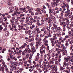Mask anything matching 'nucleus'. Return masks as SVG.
<instances>
[{
  "instance_id": "f257e3e1",
  "label": "nucleus",
  "mask_w": 73,
  "mask_h": 73,
  "mask_svg": "<svg viewBox=\"0 0 73 73\" xmlns=\"http://www.w3.org/2000/svg\"><path fill=\"white\" fill-rule=\"evenodd\" d=\"M58 21L60 23V25L61 26H62L63 31L65 32L66 31V22L64 21H63L62 22V20L61 19H59Z\"/></svg>"
},
{
  "instance_id": "f03ea898",
  "label": "nucleus",
  "mask_w": 73,
  "mask_h": 73,
  "mask_svg": "<svg viewBox=\"0 0 73 73\" xmlns=\"http://www.w3.org/2000/svg\"><path fill=\"white\" fill-rule=\"evenodd\" d=\"M31 52H32V50H31V49L29 48H26L23 51V52H22V54L23 56H25L26 55V54L28 53H30Z\"/></svg>"
},
{
  "instance_id": "7ed1b4c3",
  "label": "nucleus",
  "mask_w": 73,
  "mask_h": 73,
  "mask_svg": "<svg viewBox=\"0 0 73 73\" xmlns=\"http://www.w3.org/2000/svg\"><path fill=\"white\" fill-rule=\"evenodd\" d=\"M38 26L37 25L36 27L34 29V30L35 31H36V33L37 34L38 33H41V31H40V29L39 28H38Z\"/></svg>"
},
{
  "instance_id": "20e7f679",
  "label": "nucleus",
  "mask_w": 73,
  "mask_h": 73,
  "mask_svg": "<svg viewBox=\"0 0 73 73\" xmlns=\"http://www.w3.org/2000/svg\"><path fill=\"white\" fill-rule=\"evenodd\" d=\"M58 40H55V41L52 40L51 41V43L52 44V46H54V44H56L57 43H58Z\"/></svg>"
},
{
  "instance_id": "39448f33",
  "label": "nucleus",
  "mask_w": 73,
  "mask_h": 73,
  "mask_svg": "<svg viewBox=\"0 0 73 73\" xmlns=\"http://www.w3.org/2000/svg\"><path fill=\"white\" fill-rule=\"evenodd\" d=\"M71 58H72V56H67L66 58H64V61H66V62H68V60L69 61Z\"/></svg>"
},
{
  "instance_id": "423d86ee",
  "label": "nucleus",
  "mask_w": 73,
  "mask_h": 73,
  "mask_svg": "<svg viewBox=\"0 0 73 73\" xmlns=\"http://www.w3.org/2000/svg\"><path fill=\"white\" fill-rule=\"evenodd\" d=\"M45 50H44L42 51H40V57H41L42 58L43 56H44V54H44H45Z\"/></svg>"
},
{
  "instance_id": "0eeeda50",
  "label": "nucleus",
  "mask_w": 73,
  "mask_h": 73,
  "mask_svg": "<svg viewBox=\"0 0 73 73\" xmlns=\"http://www.w3.org/2000/svg\"><path fill=\"white\" fill-rule=\"evenodd\" d=\"M61 55H58V57H55V59L56 60H58L59 62H61Z\"/></svg>"
},
{
  "instance_id": "6e6552de",
  "label": "nucleus",
  "mask_w": 73,
  "mask_h": 73,
  "mask_svg": "<svg viewBox=\"0 0 73 73\" xmlns=\"http://www.w3.org/2000/svg\"><path fill=\"white\" fill-rule=\"evenodd\" d=\"M63 5L66 7L67 10H70L69 9V4L67 3H63Z\"/></svg>"
},
{
  "instance_id": "1a4fd4ad",
  "label": "nucleus",
  "mask_w": 73,
  "mask_h": 73,
  "mask_svg": "<svg viewBox=\"0 0 73 73\" xmlns=\"http://www.w3.org/2000/svg\"><path fill=\"white\" fill-rule=\"evenodd\" d=\"M51 4L52 7H55V6H58L56 2H52Z\"/></svg>"
},
{
  "instance_id": "9d476101",
  "label": "nucleus",
  "mask_w": 73,
  "mask_h": 73,
  "mask_svg": "<svg viewBox=\"0 0 73 73\" xmlns=\"http://www.w3.org/2000/svg\"><path fill=\"white\" fill-rule=\"evenodd\" d=\"M7 3L9 5H12L13 2L11 0H8L7 2Z\"/></svg>"
},
{
  "instance_id": "9b49d317",
  "label": "nucleus",
  "mask_w": 73,
  "mask_h": 73,
  "mask_svg": "<svg viewBox=\"0 0 73 73\" xmlns=\"http://www.w3.org/2000/svg\"><path fill=\"white\" fill-rule=\"evenodd\" d=\"M45 48L46 49V47H45V45H42L40 47V51H42L43 50V49H45Z\"/></svg>"
},
{
  "instance_id": "f8f14e48",
  "label": "nucleus",
  "mask_w": 73,
  "mask_h": 73,
  "mask_svg": "<svg viewBox=\"0 0 73 73\" xmlns=\"http://www.w3.org/2000/svg\"><path fill=\"white\" fill-rule=\"evenodd\" d=\"M48 20L47 21V22L49 23L50 24L52 21V20L51 19V17H49L48 18Z\"/></svg>"
},
{
  "instance_id": "ddd939ff",
  "label": "nucleus",
  "mask_w": 73,
  "mask_h": 73,
  "mask_svg": "<svg viewBox=\"0 0 73 73\" xmlns=\"http://www.w3.org/2000/svg\"><path fill=\"white\" fill-rule=\"evenodd\" d=\"M60 70L61 71H65V68H64L63 67L61 66H60Z\"/></svg>"
},
{
  "instance_id": "4468645a",
  "label": "nucleus",
  "mask_w": 73,
  "mask_h": 73,
  "mask_svg": "<svg viewBox=\"0 0 73 73\" xmlns=\"http://www.w3.org/2000/svg\"><path fill=\"white\" fill-rule=\"evenodd\" d=\"M20 14V13L19 12L15 11L14 14V15H15L16 16H17L19 15Z\"/></svg>"
},
{
  "instance_id": "2eb2a0df",
  "label": "nucleus",
  "mask_w": 73,
  "mask_h": 73,
  "mask_svg": "<svg viewBox=\"0 0 73 73\" xmlns=\"http://www.w3.org/2000/svg\"><path fill=\"white\" fill-rule=\"evenodd\" d=\"M14 46L16 48H18V47H19V44L17 43V42H15L14 43Z\"/></svg>"
},
{
  "instance_id": "dca6fc26",
  "label": "nucleus",
  "mask_w": 73,
  "mask_h": 73,
  "mask_svg": "<svg viewBox=\"0 0 73 73\" xmlns=\"http://www.w3.org/2000/svg\"><path fill=\"white\" fill-rule=\"evenodd\" d=\"M52 69L53 70H54L55 69H56V70H57V67L53 65H52Z\"/></svg>"
},
{
  "instance_id": "f3484780",
  "label": "nucleus",
  "mask_w": 73,
  "mask_h": 73,
  "mask_svg": "<svg viewBox=\"0 0 73 73\" xmlns=\"http://www.w3.org/2000/svg\"><path fill=\"white\" fill-rule=\"evenodd\" d=\"M56 36H57L58 37H60L62 36V35H61V34L60 33V32H58V33H56Z\"/></svg>"
},
{
  "instance_id": "a211bd4d",
  "label": "nucleus",
  "mask_w": 73,
  "mask_h": 73,
  "mask_svg": "<svg viewBox=\"0 0 73 73\" xmlns=\"http://www.w3.org/2000/svg\"><path fill=\"white\" fill-rule=\"evenodd\" d=\"M51 9H50L49 10V13H50V14H51V13H52V11H54V9H52L53 7H51Z\"/></svg>"
},
{
  "instance_id": "6ab92c4d",
  "label": "nucleus",
  "mask_w": 73,
  "mask_h": 73,
  "mask_svg": "<svg viewBox=\"0 0 73 73\" xmlns=\"http://www.w3.org/2000/svg\"><path fill=\"white\" fill-rule=\"evenodd\" d=\"M36 49H37L38 48V45L40 42H36Z\"/></svg>"
},
{
  "instance_id": "aec40b11",
  "label": "nucleus",
  "mask_w": 73,
  "mask_h": 73,
  "mask_svg": "<svg viewBox=\"0 0 73 73\" xmlns=\"http://www.w3.org/2000/svg\"><path fill=\"white\" fill-rule=\"evenodd\" d=\"M36 23H37V25L38 26H41V22H40V21L37 20L36 21Z\"/></svg>"
},
{
  "instance_id": "412c9836",
  "label": "nucleus",
  "mask_w": 73,
  "mask_h": 73,
  "mask_svg": "<svg viewBox=\"0 0 73 73\" xmlns=\"http://www.w3.org/2000/svg\"><path fill=\"white\" fill-rule=\"evenodd\" d=\"M27 44L26 43H24L23 44V45L21 46L22 49H23V48H25V46H27Z\"/></svg>"
},
{
  "instance_id": "4be33fe9",
  "label": "nucleus",
  "mask_w": 73,
  "mask_h": 73,
  "mask_svg": "<svg viewBox=\"0 0 73 73\" xmlns=\"http://www.w3.org/2000/svg\"><path fill=\"white\" fill-rule=\"evenodd\" d=\"M54 59L52 61H50V62H48V64H51V65H53L54 64Z\"/></svg>"
},
{
  "instance_id": "5701e85b",
  "label": "nucleus",
  "mask_w": 73,
  "mask_h": 73,
  "mask_svg": "<svg viewBox=\"0 0 73 73\" xmlns=\"http://www.w3.org/2000/svg\"><path fill=\"white\" fill-rule=\"evenodd\" d=\"M63 67L65 68L66 66V65H68V62H66L64 60V63H63Z\"/></svg>"
},
{
  "instance_id": "b1692460",
  "label": "nucleus",
  "mask_w": 73,
  "mask_h": 73,
  "mask_svg": "<svg viewBox=\"0 0 73 73\" xmlns=\"http://www.w3.org/2000/svg\"><path fill=\"white\" fill-rule=\"evenodd\" d=\"M52 25L53 27H54L55 29H56L57 28V25H56L55 23H53Z\"/></svg>"
},
{
  "instance_id": "393cba45",
  "label": "nucleus",
  "mask_w": 73,
  "mask_h": 73,
  "mask_svg": "<svg viewBox=\"0 0 73 73\" xmlns=\"http://www.w3.org/2000/svg\"><path fill=\"white\" fill-rule=\"evenodd\" d=\"M36 11L39 13H40V14H42V13H41V11H40V8H39L38 9H37Z\"/></svg>"
},
{
  "instance_id": "a878e982",
  "label": "nucleus",
  "mask_w": 73,
  "mask_h": 73,
  "mask_svg": "<svg viewBox=\"0 0 73 73\" xmlns=\"http://www.w3.org/2000/svg\"><path fill=\"white\" fill-rule=\"evenodd\" d=\"M64 50L63 49L62 50H61V49H59V51L57 52V53L59 54L60 52H62V51H64Z\"/></svg>"
},
{
  "instance_id": "bb28decb",
  "label": "nucleus",
  "mask_w": 73,
  "mask_h": 73,
  "mask_svg": "<svg viewBox=\"0 0 73 73\" xmlns=\"http://www.w3.org/2000/svg\"><path fill=\"white\" fill-rule=\"evenodd\" d=\"M39 57L38 56H36L35 58V61H38L39 60Z\"/></svg>"
},
{
  "instance_id": "cd10ccee",
  "label": "nucleus",
  "mask_w": 73,
  "mask_h": 73,
  "mask_svg": "<svg viewBox=\"0 0 73 73\" xmlns=\"http://www.w3.org/2000/svg\"><path fill=\"white\" fill-rule=\"evenodd\" d=\"M5 34L6 36H8L9 35V32H8V31H5Z\"/></svg>"
},
{
  "instance_id": "c85d7f7f",
  "label": "nucleus",
  "mask_w": 73,
  "mask_h": 73,
  "mask_svg": "<svg viewBox=\"0 0 73 73\" xmlns=\"http://www.w3.org/2000/svg\"><path fill=\"white\" fill-rule=\"evenodd\" d=\"M26 57L27 58H29V56H30V54L29 53L26 54Z\"/></svg>"
},
{
  "instance_id": "c756f323",
  "label": "nucleus",
  "mask_w": 73,
  "mask_h": 73,
  "mask_svg": "<svg viewBox=\"0 0 73 73\" xmlns=\"http://www.w3.org/2000/svg\"><path fill=\"white\" fill-rule=\"evenodd\" d=\"M41 25H42V26H43V27H44V26H45V25H48V23H46L45 25V23L43 22L42 23Z\"/></svg>"
},
{
  "instance_id": "7c9ffc66",
  "label": "nucleus",
  "mask_w": 73,
  "mask_h": 73,
  "mask_svg": "<svg viewBox=\"0 0 73 73\" xmlns=\"http://www.w3.org/2000/svg\"><path fill=\"white\" fill-rule=\"evenodd\" d=\"M46 29H47L48 31H50V27H48L47 26H46Z\"/></svg>"
},
{
  "instance_id": "2f4dec72",
  "label": "nucleus",
  "mask_w": 73,
  "mask_h": 73,
  "mask_svg": "<svg viewBox=\"0 0 73 73\" xmlns=\"http://www.w3.org/2000/svg\"><path fill=\"white\" fill-rule=\"evenodd\" d=\"M69 11H70V10H67V11L65 12V13H66L68 15H70L69 13Z\"/></svg>"
},
{
  "instance_id": "473e14b6",
  "label": "nucleus",
  "mask_w": 73,
  "mask_h": 73,
  "mask_svg": "<svg viewBox=\"0 0 73 73\" xmlns=\"http://www.w3.org/2000/svg\"><path fill=\"white\" fill-rule=\"evenodd\" d=\"M43 41H44V42H45V43H48V40H47V39L44 38Z\"/></svg>"
},
{
  "instance_id": "72a5a7b5",
  "label": "nucleus",
  "mask_w": 73,
  "mask_h": 73,
  "mask_svg": "<svg viewBox=\"0 0 73 73\" xmlns=\"http://www.w3.org/2000/svg\"><path fill=\"white\" fill-rule=\"evenodd\" d=\"M12 27L13 28H15L16 29V25H15L14 24H12Z\"/></svg>"
},
{
  "instance_id": "f704fd0d",
  "label": "nucleus",
  "mask_w": 73,
  "mask_h": 73,
  "mask_svg": "<svg viewBox=\"0 0 73 73\" xmlns=\"http://www.w3.org/2000/svg\"><path fill=\"white\" fill-rule=\"evenodd\" d=\"M70 23H71L70 25V26L71 28H72L73 27V22L71 21H70Z\"/></svg>"
},
{
  "instance_id": "c9c22d12",
  "label": "nucleus",
  "mask_w": 73,
  "mask_h": 73,
  "mask_svg": "<svg viewBox=\"0 0 73 73\" xmlns=\"http://www.w3.org/2000/svg\"><path fill=\"white\" fill-rule=\"evenodd\" d=\"M35 27V25H33L32 26L30 27V28L31 29H32L33 28Z\"/></svg>"
},
{
  "instance_id": "e433bc0d",
  "label": "nucleus",
  "mask_w": 73,
  "mask_h": 73,
  "mask_svg": "<svg viewBox=\"0 0 73 73\" xmlns=\"http://www.w3.org/2000/svg\"><path fill=\"white\" fill-rule=\"evenodd\" d=\"M2 67H3V70H4V71H5V69L4 68H7V65L4 64L3 65V66Z\"/></svg>"
},
{
  "instance_id": "4c0bfd02",
  "label": "nucleus",
  "mask_w": 73,
  "mask_h": 73,
  "mask_svg": "<svg viewBox=\"0 0 73 73\" xmlns=\"http://www.w3.org/2000/svg\"><path fill=\"white\" fill-rule=\"evenodd\" d=\"M29 18L27 17L26 18V21L27 22H29Z\"/></svg>"
},
{
  "instance_id": "58836bf2",
  "label": "nucleus",
  "mask_w": 73,
  "mask_h": 73,
  "mask_svg": "<svg viewBox=\"0 0 73 73\" xmlns=\"http://www.w3.org/2000/svg\"><path fill=\"white\" fill-rule=\"evenodd\" d=\"M70 65V66H72V64H71V62H67V65Z\"/></svg>"
},
{
  "instance_id": "ea45409f",
  "label": "nucleus",
  "mask_w": 73,
  "mask_h": 73,
  "mask_svg": "<svg viewBox=\"0 0 73 73\" xmlns=\"http://www.w3.org/2000/svg\"><path fill=\"white\" fill-rule=\"evenodd\" d=\"M28 18L30 20V21H31V20H33V18H32V16H29Z\"/></svg>"
},
{
  "instance_id": "a19ab883",
  "label": "nucleus",
  "mask_w": 73,
  "mask_h": 73,
  "mask_svg": "<svg viewBox=\"0 0 73 73\" xmlns=\"http://www.w3.org/2000/svg\"><path fill=\"white\" fill-rule=\"evenodd\" d=\"M10 63L12 64H13L14 65H16V63H15V62H14L12 60L10 61Z\"/></svg>"
},
{
  "instance_id": "79ce46f5",
  "label": "nucleus",
  "mask_w": 73,
  "mask_h": 73,
  "mask_svg": "<svg viewBox=\"0 0 73 73\" xmlns=\"http://www.w3.org/2000/svg\"><path fill=\"white\" fill-rule=\"evenodd\" d=\"M13 66H14V65L12 64H11L10 65V68H11L12 69H14V68H15V67H14Z\"/></svg>"
},
{
  "instance_id": "37998d69",
  "label": "nucleus",
  "mask_w": 73,
  "mask_h": 73,
  "mask_svg": "<svg viewBox=\"0 0 73 73\" xmlns=\"http://www.w3.org/2000/svg\"><path fill=\"white\" fill-rule=\"evenodd\" d=\"M24 70V68H21L19 69V70H20V73H21L22 71Z\"/></svg>"
},
{
  "instance_id": "c03bdc74",
  "label": "nucleus",
  "mask_w": 73,
  "mask_h": 73,
  "mask_svg": "<svg viewBox=\"0 0 73 73\" xmlns=\"http://www.w3.org/2000/svg\"><path fill=\"white\" fill-rule=\"evenodd\" d=\"M56 46L58 47V48H61V46L60 45H59L58 44H56Z\"/></svg>"
},
{
  "instance_id": "a18cd8bd",
  "label": "nucleus",
  "mask_w": 73,
  "mask_h": 73,
  "mask_svg": "<svg viewBox=\"0 0 73 73\" xmlns=\"http://www.w3.org/2000/svg\"><path fill=\"white\" fill-rule=\"evenodd\" d=\"M48 66L50 68H53V67H52V66H53V65H52L51 64H48Z\"/></svg>"
},
{
  "instance_id": "49530a36",
  "label": "nucleus",
  "mask_w": 73,
  "mask_h": 73,
  "mask_svg": "<svg viewBox=\"0 0 73 73\" xmlns=\"http://www.w3.org/2000/svg\"><path fill=\"white\" fill-rule=\"evenodd\" d=\"M19 11V9L17 7H15V12H19L18 11Z\"/></svg>"
},
{
  "instance_id": "de8ad7c7",
  "label": "nucleus",
  "mask_w": 73,
  "mask_h": 73,
  "mask_svg": "<svg viewBox=\"0 0 73 73\" xmlns=\"http://www.w3.org/2000/svg\"><path fill=\"white\" fill-rule=\"evenodd\" d=\"M3 19H5L4 21H7L8 20L7 19V17H4L3 18Z\"/></svg>"
},
{
  "instance_id": "09e8293b",
  "label": "nucleus",
  "mask_w": 73,
  "mask_h": 73,
  "mask_svg": "<svg viewBox=\"0 0 73 73\" xmlns=\"http://www.w3.org/2000/svg\"><path fill=\"white\" fill-rule=\"evenodd\" d=\"M66 28H67V29H68V30H69V29H71V27H70V26H66Z\"/></svg>"
},
{
  "instance_id": "8fccbe9b",
  "label": "nucleus",
  "mask_w": 73,
  "mask_h": 73,
  "mask_svg": "<svg viewBox=\"0 0 73 73\" xmlns=\"http://www.w3.org/2000/svg\"><path fill=\"white\" fill-rule=\"evenodd\" d=\"M1 64H0V72H1V70H3V67H1Z\"/></svg>"
},
{
  "instance_id": "3c124183",
  "label": "nucleus",
  "mask_w": 73,
  "mask_h": 73,
  "mask_svg": "<svg viewBox=\"0 0 73 73\" xmlns=\"http://www.w3.org/2000/svg\"><path fill=\"white\" fill-rule=\"evenodd\" d=\"M42 65L44 68H46V67H47V66L46 65V64H45V63H43Z\"/></svg>"
},
{
  "instance_id": "603ef678",
  "label": "nucleus",
  "mask_w": 73,
  "mask_h": 73,
  "mask_svg": "<svg viewBox=\"0 0 73 73\" xmlns=\"http://www.w3.org/2000/svg\"><path fill=\"white\" fill-rule=\"evenodd\" d=\"M20 70H17L16 71H15L14 72V73H20Z\"/></svg>"
},
{
  "instance_id": "864d4df0",
  "label": "nucleus",
  "mask_w": 73,
  "mask_h": 73,
  "mask_svg": "<svg viewBox=\"0 0 73 73\" xmlns=\"http://www.w3.org/2000/svg\"><path fill=\"white\" fill-rule=\"evenodd\" d=\"M58 61L56 60L55 61V65H56V66L57 65H58Z\"/></svg>"
},
{
  "instance_id": "5fc2aeb1",
  "label": "nucleus",
  "mask_w": 73,
  "mask_h": 73,
  "mask_svg": "<svg viewBox=\"0 0 73 73\" xmlns=\"http://www.w3.org/2000/svg\"><path fill=\"white\" fill-rule=\"evenodd\" d=\"M32 56H33V54H30V56L29 57V59L30 60L32 59Z\"/></svg>"
},
{
  "instance_id": "6e6d98bb",
  "label": "nucleus",
  "mask_w": 73,
  "mask_h": 73,
  "mask_svg": "<svg viewBox=\"0 0 73 73\" xmlns=\"http://www.w3.org/2000/svg\"><path fill=\"white\" fill-rule=\"evenodd\" d=\"M57 39V37H53V40H52V41H55V40H56Z\"/></svg>"
},
{
  "instance_id": "4d7b16f0",
  "label": "nucleus",
  "mask_w": 73,
  "mask_h": 73,
  "mask_svg": "<svg viewBox=\"0 0 73 73\" xmlns=\"http://www.w3.org/2000/svg\"><path fill=\"white\" fill-rule=\"evenodd\" d=\"M73 48V44H71L70 46V50H72V48Z\"/></svg>"
},
{
  "instance_id": "13d9d810",
  "label": "nucleus",
  "mask_w": 73,
  "mask_h": 73,
  "mask_svg": "<svg viewBox=\"0 0 73 73\" xmlns=\"http://www.w3.org/2000/svg\"><path fill=\"white\" fill-rule=\"evenodd\" d=\"M26 8H22V11H23V12H25L26 11Z\"/></svg>"
},
{
  "instance_id": "bf43d9fd",
  "label": "nucleus",
  "mask_w": 73,
  "mask_h": 73,
  "mask_svg": "<svg viewBox=\"0 0 73 73\" xmlns=\"http://www.w3.org/2000/svg\"><path fill=\"white\" fill-rule=\"evenodd\" d=\"M28 25H32V22H29L28 23Z\"/></svg>"
},
{
  "instance_id": "052dcab7",
  "label": "nucleus",
  "mask_w": 73,
  "mask_h": 73,
  "mask_svg": "<svg viewBox=\"0 0 73 73\" xmlns=\"http://www.w3.org/2000/svg\"><path fill=\"white\" fill-rule=\"evenodd\" d=\"M31 30H29L28 31V33H29V35H32V33H31Z\"/></svg>"
},
{
  "instance_id": "680f3d73",
  "label": "nucleus",
  "mask_w": 73,
  "mask_h": 73,
  "mask_svg": "<svg viewBox=\"0 0 73 73\" xmlns=\"http://www.w3.org/2000/svg\"><path fill=\"white\" fill-rule=\"evenodd\" d=\"M47 59L49 61H50L51 59H50V58L49 56H48L47 58Z\"/></svg>"
},
{
  "instance_id": "e2e57ef3",
  "label": "nucleus",
  "mask_w": 73,
  "mask_h": 73,
  "mask_svg": "<svg viewBox=\"0 0 73 73\" xmlns=\"http://www.w3.org/2000/svg\"><path fill=\"white\" fill-rule=\"evenodd\" d=\"M44 36V35L42 34H40V37L41 38H42Z\"/></svg>"
},
{
  "instance_id": "0e129e2a",
  "label": "nucleus",
  "mask_w": 73,
  "mask_h": 73,
  "mask_svg": "<svg viewBox=\"0 0 73 73\" xmlns=\"http://www.w3.org/2000/svg\"><path fill=\"white\" fill-rule=\"evenodd\" d=\"M62 37H60L59 38V41H61V40H62Z\"/></svg>"
},
{
  "instance_id": "69168bd1",
  "label": "nucleus",
  "mask_w": 73,
  "mask_h": 73,
  "mask_svg": "<svg viewBox=\"0 0 73 73\" xmlns=\"http://www.w3.org/2000/svg\"><path fill=\"white\" fill-rule=\"evenodd\" d=\"M65 38H69V36L68 35H67L65 36Z\"/></svg>"
},
{
  "instance_id": "338daca9",
  "label": "nucleus",
  "mask_w": 73,
  "mask_h": 73,
  "mask_svg": "<svg viewBox=\"0 0 73 73\" xmlns=\"http://www.w3.org/2000/svg\"><path fill=\"white\" fill-rule=\"evenodd\" d=\"M68 61L69 62H73V59H71Z\"/></svg>"
},
{
  "instance_id": "774afa93",
  "label": "nucleus",
  "mask_w": 73,
  "mask_h": 73,
  "mask_svg": "<svg viewBox=\"0 0 73 73\" xmlns=\"http://www.w3.org/2000/svg\"><path fill=\"white\" fill-rule=\"evenodd\" d=\"M48 71H49L48 70L46 69L44 72V73H47V72H48Z\"/></svg>"
}]
</instances>
